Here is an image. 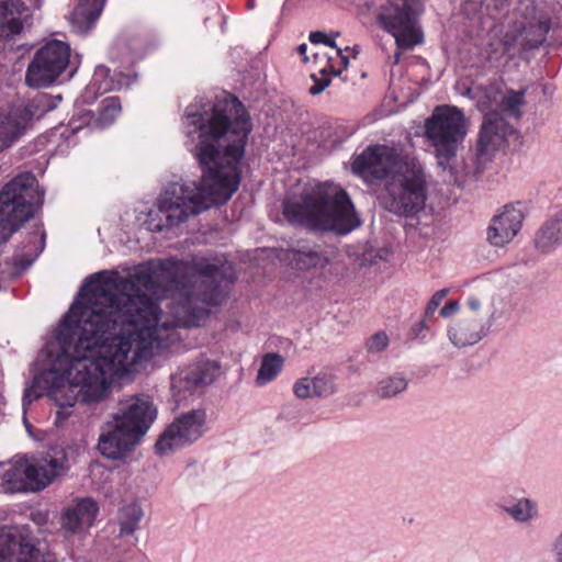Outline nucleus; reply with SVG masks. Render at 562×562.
I'll use <instances>...</instances> for the list:
<instances>
[{"label": "nucleus", "mask_w": 562, "mask_h": 562, "mask_svg": "<svg viewBox=\"0 0 562 562\" xmlns=\"http://www.w3.org/2000/svg\"><path fill=\"white\" fill-rule=\"evenodd\" d=\"M232 280L222 263L165 259L142 265L127 277L101 271L87 278L47 342V368L22 398L24 412L49 396L60 408L105 401L114 376L179 339L178 327L198 326L209 306L225 299Z\"/></svg>", "instance_id": "nucleus-1"}, {"label": "nucleus", "mask_w": 562, "mask_h": 562, "mask_svg": "<svg viewBox=\"0 0 562 562\" xmlns=\"http://www.w3.org/2000/svg\"><path fill=\"white\" fill-rule=\"evenodd\" d=\"M182 127L202 177L199 183H169L160 192L139 217L153 233H169L210 206L226 203L239 188L241 160L251 131L241 102L232 94L213 104L196 100L187 106Z\"/></svg>", "instance_id": "nucleus-2"}, {"label": "nucleus", "mask_w": 562, "mask_h": 562, "mask_svg": "<svg viewBox=\"0 0 562 562\" xmlns=\"http://www.w3.org/2000/svg\"><path fill=\"white\" fill-rule=\"evenodd\" d=\"M510 0H467V5L480 18L505 19L504 36L487 43L484 55L486 60L496 65L510 52L526 50L541 46L552 27L551 15L543 4L536 0H519L509 11Z\"/></svg>", "instance_id": "nucleus-3"}, {"label": "nucleus", "mask_w": 562, "mask_h": 562, "mask_svg": "<svg viewBox=\"0 0 562 562\" xmlns=\"http://www.w3.org/2000/svg\"><path fill=\"white\" fill-rule=\"evenodd\" d=\"M283 214L292 224L338 234H347L361 224L347 192L328 182L304 190L297 202L286 201Z\"/></svg>", "instance_id": "nucleus-4"}, {"label": "nucleus", "mask_w": 562, "mask_h": 562, "mask_svg": "<svg viewBox=\"0 0 562 562\" xmlns=\"http://www.w3.org/2000/svg\"><path fill=\"white\" fill-rule=\"evenodd\" d=\"M157 414L149 395H124L117 402L116 412L101 428L98 450L106 459H124L148 432Z\"/></svg>", "instance_id": "nucleus-5"}, {"label": "nucleus", "mask_w": 562, "mask_h": 562, "mask_svg": "<svg viewBox=\"0 0 562 562\" xmlns=\"http://www.w3.org/2000/svg\"><path fill=\"white\" fill-rule=\"evenodd\" d=\"M467 134L465 116L452 105L436 106L425 124V136L434 148L438 167L447 171L454 182L462 179V171L458 170L454 160Z\"/></svg>", "instance_id": "nucleus-6"}, {"label": "nucleus", "mask_w": 562, "mask_h": 562, "mask_svg": "<svg viewBox=\"0 0 562 562\" xmlns=\"http://www.w3.org/2000/svg\"><path fill=\"white\" fill-rule=\"evenodd\" d=\"M424 12V0H376L372 14L379 26L395 38L397 52L394 63L401 58V50L412 49L423 43L424 34L419 18Z\"/></svg>", "instance_id": "nucleus-7"}, {"label": "nucleus", "mask_w": 562, "mask_h": 562, "mask_svg": "<svg viewBox=\"0 0 562 562\" xmlns=\"http://www.w3.org/2000/svg\"><path fill=\"white\" fill-rule=\"evenodd\" d=\"M44 192L35 176L22 172L0 191V244H5L19 227L42 205Z\"/></svg>", "instance_id": "nucleus-8"}, {"label": "nucleus", "mask_w": 562, "mask_h": 562, "mask_svg": "<svg viewBox=\"0 0 562 562\" xmlns=\"http://www.w3.org/2000/svg\"><path fill=\"white\" fill-rule=\"evenodd\" d=\"M427 200L426 178L423 165L415 159L406 168L385 183L381 201L391 213L414 217L424 210Z\"/></svg>", "instance_id": "nucleus-9"}, {"label": "nucleus", "mask_w": 562, "mask_h": 562, "mask_svg": "<svg viewBox=\"0 0 562 562\" xmlns=\"http://www.w3.org/2000/svg\"><path fill=\"white\" fill-rule=\"evenodd\" d=\"M515 134L514 127L499 113H488L481 124L472 166L464 167L462 179L479 178L495 158L497 151L503 149L509 137Z\"/></svg>", "instance_id": "nucleus-10"}, {"label": "nucleus", "mask_w": 562, "mask_h": 562, "mask_svg": "<svg viewBox=\"0 0 562 562\" xmlns=\"http://www.w3.org/2000/svg\"><path fill=\"white\" fill-rule=\"evenodd\" d=\"M416 158L397 153L396 149L385 145H374L366 148L355 157L352 172L367 183L373 184L381 180L393 181L403 172L408 162Z\"/></svg>", "instance_id": "nucleus-11"}, {"label": "nucleus", "mask_w": 562, "mask_h": 562, "mask_svg": "<svg viewBox=\"0 0 562 562\" xmlns=\"http://www.w3.org/2000/svg\"><path fill=\"white\" fill-rule=\"evenodd\" d=\"M71 48L68 43L50 40L36 50L30 61L25 82L32 88H47L58 81L71 66Z\"/></svg>", "instance_id": "nucleus-12"}, {"label": "nucleus", "mask_w": 562, "mask_h": 562, "mask_svg": "<svg viewBox=\"0 0 562 562\" xmlns=\"http://www.w3.org/2000/svg\"><path fill=\"white\" fill-rule=\"evenodd\" d=\"M207 414L204 408H192L175 417L155 443L158 456H168L201 439L207 431Z\"/></svg>", "instance_id": "nucleus-13"}, {"label": "nucleus", "mask_w": 562, "mask_h": 562, "mask_svg": "<svg viewBox=\"0 0 562 562\" xmlns=\"http://www.w3.org/2000/svg\"><path fill=\"white\" fill-rule=\"evenodd\" d=\"M217 372V364L210 360H203L179 370L171 376V392L176 402L184 401L188 395L211 384Z\"/></svg>", "instance_id": "nucleus-14"}, {"label": "nucleus", "mask_w": 562, "mask_h": 562, "mask_svg": "<svg viewBox=\"0 0 562 562\" xmlns=\"http://www.w3.org/2000/svg\"><path fill=\"white\" fill-rule=\"evenodd\" d=\"M0 562H50L37 548L27 530L10 528L0 532Z\"/></svg>", "instance_id": "nucleus-15"}, {"label": "nucleus", "mask_w": 562, "mask_h": 562, "mask_svg": "<svg viewBox=\"0 0 562 562\" xmlns=\"http://www.w3.org/2000/svg\"><path fill=\"white\" fill-rule=\"evenodd\" d=\"M524 215L519 209L506 205L495 215L487 227V241L494 247L509 244L521 228Z\"/></svg>", "instance_id": "nucleus-16"}, {"label": "nucleus", "mask_w": 562, "mask_h": 562, "mask_svg": "<svg viewBox=\"0 0 562 562\" xmlns=\"http://www.w3.org/2000/svg\"><path fill=\"white\" fill-rule=\"evenodd\" d=\"M121 110L120 99L117 97H109L102 101L97 114L91 110H78L69 124L75 133L82 130L83 125L90 128L103 130L114 123Z\"/></svg>", "instance_id": "nucleus-17"}, {"label": "nucleus", "mask_w": 562, "mask_h": 562, "mask_svg": "<svg viewBox=\"0 0 562 562\" xmlns=\"http://www.w3.org/2000/svg\"><path fill=\"white\" fill-rule=\"evenodd\" d=\"M67 457L63 449H52L36 462L31 463L34 472L33 486L38 491L49 485L67 470Z\"/></svg>", "instance_id": "nucleus-18"}, {"label": "nucleus", "mask_w": 562, "mask_h": 562, "mask_svg": "<svg viewBox=\"0 0 562 562\" xmlns=\"http://www.w3.org/2000/svg\"><path fill=\"white\" fill-rule=\"evenodd\" d=\"M99 507L92 498H81L66 508L61 517L63 528L70 533L82 532L95 520Z\"/></svg>", "instance_id": "nucleus-19"}, {"label": "nucleus", "mask_w": 562, "mask_h": 562, "mask_svg": "<svg viewBox=\"0 0 562 562\" xmlns=\"http://www.w3.org/2000/svg\"><path fill=\"white\" fill-rule=\"evenodd\" d=\"M488 330L481 319L476 317H463L449 325L447 335L449 341L457 348H465L476 345Z\"/></svg>", "instance_id": "nucleus-20"}, {"label": "nucleus", "mask_w": 562, "mask_h": 562, "mask_svg": "<svg viewBox=\"0 0 562 562\" xmlns=\"http://www.w3.org/2000/svg\"><path fill=\"white\" fill-rule=\"evenodd\" d=\"M282 260L299 270L322 269L329 261L321 246L305 244L286 249L282 255Z\"/></svg>", "instance_id": "nucleus-21"}, {"label": "nucleus", "mask_w": 562, "mask_h": 562, "mask_svg": "<svg viewBox=\"0 0 562 562\" xmlns=\"http://www.w3.org/2000/svg\"><path fill=\"white\" fill-rule=\"evenodd\" d=\"M4 472L3 493L38 491L33 486L35 470L25 459L20 458L13 462H4Z\"/></svg>", "instance_id": "nucleus-22"}, {"label": "nucleus", "mask_w": 562, "mask_h": 562, "mask_svg": "<svg viewBox=\"0 0 562 562\" xmlns=\"http://www.w3.org/2000/svg\"><path fill=\"white\" fill-rule=\"evenodd\" d=\"M136 77L124 75L123 72L111 71L104 65H98L94 68L92 79L87 88V92L103 94L123 88H130Z\"/></svg>", "instance_id": "nucleus-23"}, {"label": "nucleus", "mask_w": 562, "mask_h": 562, "mask_svg": "<svg viewBox=\"0 0 562 562\" xmlns=\"http://www.w3.org/2000/svg\"><path fill=\"white\" fill-rule=\"evenodd\" d=\"M106 0H80L70 15V24L77 34L88 33L99 19Z\"/></svg>", "instance_id": "nucleus-24"}, {"label": "nucleus", "mask_w": 562, "mask_h": 562, "mask_svg": "<svg viewBox=\"0 0 562 562\" xmlns=\"http://www.w3.org/2000/svg\"><path fill=\"white\" fill-rule=\"evenodd\" d=\"M25 131V120L19 111L0 110V153L12 147Z\"/></svg>", "instance_id": "nucleus-25"}, {"label": "nucleus", "mask_w": 562, "mask_h": 562, "mask_svg": "<svg viewBox=\"0 0 562 562\" xmlns=\"http://www.w3.org/2000/svg\"><path fill=\"white\" fill-rule=\"evenodd\" d=\"M24 11L25 7L20 0L0 1V42L21 33Z\"/></svg>", "instance_id": "nucleus-26"}, {"label": "nucleus", "mask_w": 562, "mask_h": 562, "mask_svg": "<svg viewBox=\"0 0 562 562\" xmlns=\"http://www.w3.org/2000/svg\"><path fill=\"white\" fill-rule=\"evenodd\" d=\"M503 91L499 83L492 82L486 86L468 88L464 94L475 101L477 110L485 116L488 113H499Z\"/></svg>", "instance_id": "nucleus-27"}, {"label": "nucleus", "mask_w": 562, "mask_h": 562, "mask_svg": "<svg viewBox=\"0 0 562 562\" xmlns=\"http://www.w3.org/2000/svg\"><path fill=\"white\" fill-rule=\"evenodd\" d=\"M502 510L518 525H531L540 517L537 501L525 496L510 498L508 505L502 506Z\"/></svg>", "instance_id": "nucleus-28"}, {"label": "nucleus", "mask_w": 562, "mask_h": 562, "mask_svg": "<svg viewBox=\"0 0 562 562\" xmlns=\"http://www.w3.org/2000/svg\"><path fill=\"white\" fill-rule=\"evenodd\" d=\"M536 247L542 252H550L562 243V217L546 222L536 235Z\"/></svg>", "instance_id": "nucleus-29"}, {"label": "nucleus", "mask_w": 562, "mask_h": 562, "mask_svg": "<svg viewBox=\"0 0 562 562\" xmlns=\"http://www.w3.org/2000/svg\"><path fill=\"white\" fill-rule=\"evenodd\" d=\"M55 104L50 97L46 93H37L23 106H14V111H19V114L25 120V127L33 119H40L47 112L54 110Z\"/></svg>", "instance_id": "nucleus-30"}, {"label": "nucleus", "mask_w": 562, "mask_h": 562, "mask_svg": "<svg viewBox=\"0 0 562 562\" xmlns=\"http://www.w3.org/2000/svg\"><path fill=\"white\" fill-rule=\"evenodd\" d=\"M525 95L526 89H507L506 91H503L498 108L499 114L504 113L510 117L520 119L522 115V109L526 104Z\"/></svg>", "instance_id": "nucleus-31"}, {"label": "nucleus", "mask_w": 562, "mask_h": 562, "mask_svg": "<svg viewBox=\"0 0 562 562\" xmlns=\"http://www.w3.org/2000/svg\"><path fill=\"white\" fill-rule=\"evenodd\" d=\"M144 513L140 506L136 503L128 504L122 507L119 512L117 521L120 525V536H131L138 528Z\"/></svg>", "instance_id": "nucleus-32"}, {"label": "nucleus", "mask_w": 562, "mask_h": 562, "mask_svg": "<svg viewBox=\"0 0 562 562\" xmlns=\"http://www.w3.org/2000/svg\"><path fill=\"white\" fill-rule=\"evenodd\" d=\"M283 358L278 353H267L262 357L256 378L258 385H266L273 381L282 370Z\"/></svg>", "instance_id": "nucleus-33"}, {"label": "nucleus", "mask_w": 562, "mask_h": 562, "mask_svg": "<svg viewBox=\"0 0 562 562\" xmlns=\"http://www.w3.org/2000/svg\"><path fill=\"white\" fill-rule=\"evenodd\" d=\"M45 237V232L34 231L30 233L23 246L20 260L31 265L44 250ZM15 257H20V254H16Z\"/></svg>", "instance_id": "nucleus-34"}, {"label": "nucleus", "mask_w": 562, "mask_h": 562, "mask_svg": "<svg viewBox=\"0 0 562 562\" xmlns=\"http://www.w3.org/2000/svg\"><path fill=\"white\" fill-rule=\"evenodd\" d=\"M407 379L403 373H394L379 381L376 394L382 398H391L407 389Z\"/></svg>", "instance_id": "nucleus-35"}, {"label": "nucleus", "mask_w": 562, "mask_h": 562, "mask_svg": "<svg viewBox=\"0 0 562 562\" xmlns=\"http://www.w3.org/2000/svg\"><path fill=\"white\" fill-rule=\"evenodd\" d=\"M334 49L336 50L335 52L336 55H335V57L334 56L328 57V67L335 76H338L344 70H346L348 68L349 55L347 53L351 52L352 56L356 58V56L359 53V49H358V46H355L352 48L347 46V47H345V49H342V48L338 47L337 45H336V48H334Z\"/></svg>", "instance_id": "nucleus-36"}, {"label": "nucleus", "mask_w": 562, "mask_h": 562, "mask_svg": "<svg viewBox=\"0 0 562 562\" xmlns=\"http://www.w3.org/2000/svg\"><path fill=\"white\" fill-rule=\"evenodd\" d=\"M315 397H328L336 392L335 378L326 372L311 376Z\"/></svg>", "instance_id": "nucleus-37"}, {"label": "nucleus", "mask_w": 562, "mask_h": 562, "mask_svg": "<svg viewBox=\"0 0 562 562\" xmlns=\"http://www.w3.org/2000/svg\"><path fill=\"white\" fill-rule=\"evenodd\" d=\"M389 346V337L384 331H378L372 335L366 342L367 351L370 353H379Z\"/></svg>", "instance_id": "nucleus-38"}, {"label": "nucleus", "mask_w": 562, "mask_h": 562, "mask_svg": "<svg viewBox=\"0 0 562 562\" xmlns=\"http://www.w3.org/2000/svg\"><path fill=\"white\" fill-rule=\"evenodd\" d=\"M313 389L311 376H304L295 381L293 385V393L296 397L302 400L315 397Z\"/></svg>", "instance_id": "nucleus-39"}, {"label": "nucleus", "mask_w": 562, "mask_h": 562, "mask_svg": "<svg viewBox=\"0 0 562 562\" xmlns=\"http://www.w3.org/2000/svg\"><path fill=\"white\" fill-rule=\"evenodd\" d=\"M447 293H448V290L442 289V290L437 291L430 297V300H429V302H428V304L426 306V310H425V317H429V316H431L436 312L438 306L441 304V302L446 297Z\"/></svg>", "instance_id": "nucleus-40"}, {"label": "nucleus", "mask_w": 562, "mask_h": 562, "mask_svg": "<svg viewBox=\"0 0 562 562\" xmlns=\"http://www.w3.org/2000/svg\"><path fill=\"white\" fill-rule=\"evenodd\" d=\"M308 40L312 44H324L331 48H336L337 45L334 38L328 37V35L322 31L311 32Z\"/></svg>", "instance_id": "nucleus-41"}, {"label": "nucleus", "mask_w": 562, "mask_h": 562, "mask_svg": "<svg viewBox=\"0 0 562 562\" xmlns=\"http://www.w3.org/2000/svg\"><path fill=\"white\" fill-rule=\"evenodd\" d=\"M551 554L554 562H562V530L551 543Z\"/></svg>", "instance_id": "nucleus-42"}, {"label": "nucleus", "mask_w": 562, "mask_h": 562, "mask_svg": "<svg viewBox=\"0 0 562 562\" xmlns=\"http://www.w3.org/2000/svg\"><path fill=\"white\" fill-rule=\"evenodd\" d=\"M312 78L314 79V83L310 88V93L312 95L322 93L330 83L329 78H316L315 76H312Z\"/></svg>", "instance_id": "nucleus-43"}, {"label": "nucleus", "mask_w": 562, "mask_h": 562, "mask_svg": "<svg viewBox=\"0 0 562 562\" xmlns=\"http://www.w3.org/2000/svg\"><path fill=\"white\" fill-rule=\"evenodd\" d=\"M459 302L458 301H449L439 312L440 316L443 318H448L454 315L459 311Z\"/></svg>", "instance_id": "nucleus-44"}, {"label": "nucleus", "mask_w": 562, "mask_h": 562, "mask_svg": "<svg viewBox=\"0 0 562 562\" xmlns=\"http://www.w3.org/2000/svg\"><path fill=\"white\" fill-rule=\"evenodd\" d=\"M468 306L471 311L476 312L481 307V302L477 297L471 296L468 299Z\"/></svg>", "instance_id": "nucleus-45"}, {"label": "nucleus", "mask_w": 562, "mask_h": 562, "mask_svg": "<svg viewBox=\"0 0 562 562\" xmlns=\"http://www.w3.org/2000/svg\"><path fill=\"white\" fill-rule=\"evenodd\" d=\"M4 476V462H0V492H3Z\"/></svg>", "instance_id": "nucleus-46"}, {"label": "nucleus", "mask_w": 562, "mask_h": 562, "mask_svg": "<svg viewBox=\"0 0 562 562\" xmlns=\"http://www.w3.org/2000/svg\"><path fill=\"white\" fill-rule=\"evenodd\" d=\"M299 52H300L301 54H304V53L306 52V45H305V44L300 45V46H299Z\"/></svg>", "instance_id": "nucleus-47"}, {"label": "nucleus", "mask_w": 562, "mask_h": 562, "mask_svg": "<svg viewBox=\"0 0 562 562\" xmlns=\"http://www.w3.org/2000/svg\"><path fill=\"white\" fill-rule=\"evenodd\" d=\"M76 70H77V67L71 68V70L69 71V77H72L74 74L76 72Z\"/></svg>", "instance_id": "nucleus-48"}, {"label": "nucleus", "mask_w": 562, "mask_h": 562, "mask_svg": "<svg viewBox=\"0 0 562 562\" xmlns=\"http://www.w3.org/2000/svg\"><path fill=\"white\" fill-rule=\"evenodd\" d=\"M497 32H498V31H497V27L494 25V26H493V30H492V33H494V34L496 35V34H497Z\"/></svg>", "instance_id": "nucleus-49"}, {"label": "nucleus", "mask_w": 562, "mask_h": 562, "mask_svg": "<svg viewBox=\"0 0 562 562\" xmlns=\"http://www.w3.org/2000/svg\"><path fill=\"white\" fill-rule=\"evenodd\" d=\"M419 326H420V328H424V327L426 326L425 322H424V321H422V322L419 323Z\"/></svg>", "instance_id": "nucleus-50"}]
</instances>
